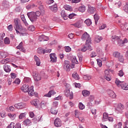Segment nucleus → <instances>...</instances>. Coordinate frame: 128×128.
<instances>
[{"instance_id": "f257e3e1", "label": "nucleus", "mask_w": 128, "mask_h": 128, "mask_svg": "<svg viewBox=\"0 0 128 128\" xmlns=\"http://www.w3.org/2000/svg\"><path fill=\"white\" fill-rule=\"evenodd\" d=\"M21 90L22 92H28L30 96H38V94L34 92V86H31L30 88L28 85L25 84L22 86Z\"/></svg>"}, {"instance_id": "f03ea898", "label": "nucleus", "mask_w": 128, "mask_h": 128, "mask_svg": "<svg viewBox=\"0 0 128 128\" xmlns=\"http://www.w3.org/2000/svg\"><path fill=\"white\" fill-rule=\"evenodd\" d=\"M14 26L16 34H18V32H20L18 30H24V32H26V28H22V26L20 23V20L18 18H16L14 20Z\"/></svg>"}, {"instance_id": "7ed1b4c3", "label": "nucleus", "mask_w": 128, "mask_h": 128, "mask_svg": "<svg viewBox=\"0 0 128 128\" xmlns=\"http://www.w3.org/2000/svg\"><path fill=\"white\" fill-rule=\"evenodd\" d=\"M115 84L118 86L119 88H121L122 90H128V84L124 82H120V80H118V79L116 78L115 81Z\"/></svg>"}, {"instance_id": "20e7f679", "label": "nucleus", "mask_w": 128, "mask_h": 128, "mask_svg": "<svg viewBox=\"0 0 128 128\" xmlns=\"http://www.w3.org/2000/svg\"><path fill=\"white\" fill-rule=\"evenodd\" d=\"M27 16L28 18H30V22H36V20H38V18L34 14V12H30L27 14Z\"/></svg>"}, {"instance_id": "39448f33", "label": "nucleus", "mask_w": 128, "mask_h": 128, "mask_svg": "<svg viewBox=\"0 0 128 128\" xmlns=\"http://www.w3.org/2000/svg\"><path fill=\"white\" fill-rule=\"evenodd\" d=\"M90 44L92 43H88V41L86 42L85 45L81 49V52H86V50H92V48L90 46Z\"/></svg>"}, {"instance_id": "423d86ee", "label": "nucleus", "mask_w": 128, "mask_h": 128, "mask_svg": "<svg viewBox=\"0 0 128 128\" xmlns=\"http://www.w3.org/2000/svg\"><path fill=\"white\" fill-rule=\"evenodd\" d=\"M82 40H86V42H88L89 44H92V40L90 39V34H88L86 32H85L82 35Z\"/></svg>"}, {"instance_id": "0eeeda50", "label": "nucleus", "mask_w": 128, "mask_h": 128, "mask_svg": "<svg viewBox=\"0 0 128 128\" xmlns=\"http://www.w3.org/2000/svg\"><path fill=\"white\" fill-rule=\"evenodd\" d=\"M124 109V104H120L118 105L117 107L116 108V112L117 114H122V110Z\"/></svg>"}, {"instance_id": "6e6552de", "label": "nucleus", "mask_w": 128, "mask_h": 128, "mask_svg": "<svg viewBox=\"0 0 128 128\" xmlns=\"http://www.w3.org/2000/svg\"><path fill=\"white\" fill-rule=\"evenodd\" d=\"M65 96H67V98H69L70 100H72L74 98V93H72V92H70L68 89L65 90Z\"/></svg>"}, {"instance_id": "1a4fd4ad", "label": "nucleus", "mask_w": 128, "mask_h": 128, "mask_svg": "<svg viewBox=\"0 0 128 128\" xmlns=\"http://www.w3.org/2000/svg\"><path fill=\"white\" fill-rule=\"evenodd\" d=\"M14 106L17 110H22V108H26V104L24 103L20 102L15 104Z\"/></svg>"}, {"instance_id": "9d476101", "label": "nucleus", "mask_w": 128, "mask_h": 128, "mask_svg": "<svg viewBox=\"0 0 128 128\" xmlns=\"http://www.w3.org/2000/svg\"><path fill=\"white\" fill-rule=\"evenodd\" d=\"M32 76L34 80H36V82H38L40 80L42 79L40 75V74H38L36 72H34L32 73Z\"/></svg>"}, {"instance_id": "9b49d317", "label": "nucleus", "mask_w": 128, "mask_h": 128, "mask_svg": "<svg viewBox=\"0 0 128 128\" xmlns=\"http://www.w3.org/2000/svg\"><path fill=\"white\" fill-rule=\"evenodd\" d=\"M64 68L66 70L67 72H70V62L68 60L64 61Z\"/></svg>"}, {"instance_id": "f8f14e48", "label": "nucleus", "mask_w": 128, "mask_h": 128, "mask_svg": "<svg viewBox=\"0 0 128 128\" xmlns=\"http://www.w3.org/2000/svg\"><path fill=\"white\" fill-rule=\"evenodd\" d=\"M110 72V70H105L104 71L105 76H104V78H105V80H108V82H110V80H112V78L110 77H109Z\"/></svg>"}, {"instance_id": "ddd939ff", "label": "nucleus", "mask_w": 128, "mask_h": 128, "mask_svg": "<svg viewBox=\"0 0 128 128\" xmlns=\"http://www.w3.org/2000/svg\"><path fill=\"white\" fill-rule=\"evenodd\" d=\"M50 62L52 64H54V62H56L57 58L56 56V54L54 53L50 54Z\"/></svg>"}, {"instance_id": "4468645a", "label": "nucleus", "mask_w": 128, "mask_h": 128, "mask_svg": "<svg viewBox=\"0 0 128 128\" xmlns=\"http://www.w3.org/2000/svg\"><path fill=\"white\" fill-rule=\"evenodd\" d=\"M54 124L56 128H60V126H62V120L58 118H56L54 120Z\"/></svg>"}, {"instance_id": "2eb2a0df", "label": "nucleus", "mask_w": 128, "mask_h": 128, "mask_svg": "<svg viewBox=\"0 0 128 128\" xmlns=\"http://www.w3.org/2000/svg\"><path fill=\"white\" fill-rule=\"evenodd\" d=\"M38 40L40 42H46L48 40V37L44 34L40 35L39 36Z\"/></svg>"}, {"instance_id": "dca6fc26", "label": "nucleus", "mask_w": 128, "mask_h": 128, "mask_svg": "<svg viewBox=\"0 0 128 128\" xmlns=\"http://www.w3.org/2000/svg\"><path fill=\"white\" fill-rule=\"evenodd\" d=\"M88 12L90 14H94V12H96V9L94 7H92V6H89L88 10Z\"/></svg>"}, {"instance_id": "f3484780", "label": "nucleus", "mask_w": 128, "mask_h": 128, "mask_svg": "<svg viewBox=\"0 0 128 128\" xmlns=\"http://www.w3.org/2000/svg\"><path fill=\"white\" fill-rule=\"evenodd\" d=\"M56 92L54 91V90H51L49 91V92L44 95V96H46L47 98H51L52 96H54Z\"/></svg>"}, {"instance_id": "a211bd4d", "label": "nucleus", "mask_w": 128, "mask_h": 128, "mask_svg": "<svg viewBox=\"0 0 128 128\" xmlns=\"http://www.w3.org/2000/svg\"><path fill=\"white\" fill-rule=\"evenodd\" d=\"M3 68L4 70V72H10V70H12L10 66L5 64L4 65Z\"/></svg>"}, {"instance_id": "6ab92c4d", "label": "nucleus", "mask_w": 128, "mask_h": 128, "mask_svg": "<svg viewBox=\"0 0 128 128\" xmlns=\"http://www.w3.org/2000/svg\"><path fill=\"white\" fill-rule=\"evenodd\" d=\"M22 44H24V43L22 42H20V43L18 44V46H16V48H18V50H20L21 52H25L26 50L22 46Z\"/></svg>"}, {"instance_id": "aec40b11", "label": "nucleus", "mask_w": 128, "mask_h": 128, "mask_svg": "<svg viewBox=\"0 0 128 128\" xmlns=\"http://www.w3.org/2000/svg\"><path fill=\"white\" fill-rule=\"evenodd\" d=\"M108 94L110 96V98H116V93L114 92L112 90H110L108 91Z\"/></svg>"}, {"instance_id": "412c9836", "label": "nucleus", "mask_w": 128, "mask_h": 128, "mask_svg": "<svg viewBox=\"0 0 128 128\" xmlns=\"http://www.w3.org/2000/svg\"><path fill=\"white\" fill-rule=\"evenodd\" d=\"M10 62V58H6V59H3L2 60H0V64H8Z\"/></svg>"}, {"instance_id": "4be33fe9", "label": "nucleus", "mask_w": 128, "mask_h": 128, "mask_svg": "<svg viewBox=\"0 0 128 128\" xmlns=\"http://www.w3.org/2000/svg\"><path fill=\"white\" fill-rule=\"evenodd\" d=\"M34 60L36 62V65L38 66H40V58H38L36 56H34Z\"/></svg>"}, {"instance_id": "5701e85b", "label": "nucleus", "mask_w": 128, "mask_h": 128, "mask_svg": "<svg viewBox=\"0 0 128 128\" xmlns=\"http://www.w3.org/2000/svg\"><path fill=\"white\" fill-rule=\"evenodd\" d=\"M50 10L53 12H58V5L55 4L49 7Z\"/></svg>"}, {"instance_id": "b1692460", "label": "nucleus", "mask_w": 128, "mask_h": 128, "mask_svg": "<svg viewBox=\"0 0 128 128\" xmlns=\"http://www.w3.org/2000/svg\"><path fill=\"white\" fill-rule=\"evenodd\" d=\"M34 14H35V16H36V18H38L39 16H40L41 14H42V16H44V10H42L41 11V12L38 11H37L36 12H34Z\"/></svg>"}, {"instance_id": "393cba45", "label": "nucleus", "mask_w": 128, "mask_h": 128, "mask_svg": "<svg viewBox=\"0 0 128 128\" xmlns=\"http://www.w3.org/2000/svg\"><path fill=\"white\" fill-rule=\"evenodd\" d=\"M60 14H61V16L64 18V20H68V15L66 13V11H64V10H62Z\"/></svg>"}, {"instance_id": "a878e982", "label": "nucleus", "mask_w": 128, "mask_h": 128, "mask_svg": "<svg viewBox=\"0 0 128 128\" xmlns=\"http://www.w3.org/2000/svg\"><path fill=\"white\" fill-rule=\"evenodd\" d=\"M108 118V114L106 112H104L103 114V118H102V122H106Z\"/></svg>"}, {"instance_id": "bb28decb", "label": "nucleus", "mask_w": 128, "mask_h": 128, "mask_svg": "<svg viewBox=\"0 0 128 128\" xmlns=\"http://www.w3.org/2000/svg\"><path fill=\"white\" fill-rule=\"evenodd\" d=\"M72 76L76 80H80V76L76 72H74L72 74Z\"/></svg>"}, {"instance_id": "cd10ccee", "label": "nucleus", "mask_w": 128, "mask_h": 128, "mask_svg": "<svg viewBox=\"0 0 128 128\" xmlns=\"http://www.w3.org/2000/svg\"><path fill=\"white\" fill-rule=\"evenodd\" d=\"M90 92L87 90H84L82 91V94L84 96H90Z\"/></svg>"}, {"instance_id": "c85d7f7f", "label": "nucleus", "mask_w": 128, "mask_h": 128, "mask_svg": "<svg viewBox=\"0 0 128 128\" xmlns=\"http://www.w3.org/2000/svg\"><path fill=\"white\" fill-rule=\"evenodd\" d=\"M101 40H102V37L100 36H96L95 38V42H100Z\"/></svg>"}, {"instance_id": "c756f323", "label": "nucleus", "mask_w": 128, "mask_h": 128, "mask_svg": "<svg viewBox=\"0 0 128 128\" xmlns=\"http://www.w3.org/2000/svg\"><path fill=\"white\" fill-rule=\"evenodd\" d=\"M8 116L11 119V120H14L16 118V114H12V113H8Z\"/></svg>"}, {"instance_id": "7c9ffc66", "label": "nucleus", "mask_w": 128, "mask_h": 128, "mask_svg": "<svg viewBox=\"0 0 128 128\" xmlns=\"http://www.w3.org/2000/svg\"><path fill=\"white\" fill-rule=\"evenodd\" d=\"M71 26H74V28H80V26H82V24H80V22H76L74 24H72Z\"/></svg>"}, {"instance_id": "2f4dec72", "label": "nucleus", "mask_w": 128, "mask_h": 128, "mask_svg": "<svg viewBox=\"0 0 128 128\" xmlns=\"http://www.w3.org/2000/svg\"><path fill=\"white\" fill-rule=\"evenodd\" d=\"M32 106H38V100L35 99L30 102Z\"/></svg>"}, {"instance_id": "473e14b6", "label": "nucleus", "mask_w": 128, "mask_h": 128, "mask_svg": "<svg viewBox=\"0 0 128 128\" xmlns=\"http://www.w3.org/2000/svg\"><path fill=\"white\" fill-rule=\"evenodd\" d=\"M50 112L52 114H58V110L54 107H52L50 110Z\"/></svg>"}, {"instance_id": "72a5a7b5", "label": "nucleus", "mask_w": 128, "mask_h": 128, "mask_svg": "<svg viewBox=\"0 0 128 128\" xmlns=\"http://www.w3.org/2000/svg\"><path fill=\"white\" fill-rule=\"evenodd\" d=\"M47 105H48V103H46L44 101H42L40 104V106L41 108H44Z\"/></svg>"}, {"instance_id": "f704fd0d", "label": "nucleus", "mask_w": 128, "mask_h": 128, "mask_svg": "<svg viewBox=\"0 0 128 128\" xmlns=\"http://www.w3.org/2000/svg\"><path fill=\"white\" fill-rule=\"evenodd\" d=\"M94 20H95V24H98V20H100V16H98V14L96 13L94 15Z\"/></svg>"}, {"instance_id": "c9c22d12", "label": "nucleus", "mask_w": 128, "mask_h": 128, "mask_svg": "<svg viewBox=\"0 0 128 128\" xmlns=\"http://www.w3.org/2000/svg\"><path fill=\"white\" fill-rule=\"evenodd\" d=\"M64 8L66 10H69V12H72V8L69 5H64Z\"/></svg>"}, {"instance_id": "e433bc0d", "label": "nucleus", "mask_w": 128, "mask_h": 128, "mask_svg": "<svg viewBox=\"0 0 128 128\" xmlns=\"http://www.w3.org/2000/svg\"><path fill=\"white\" fill-rule=\"evenodd\" d=\"M120 52H113V56H114V58H120Z\"/></svg>"}, {"instance_id": "4c0bfd02", "label": "nucleus", "mask_w": 128, "mask_h": 128, "mask_svg": "<svg viewBox=\"0 0 128 128\" xmlns=\"http://www.w3.org/2000/svg\"><path fill=\"white\" fill-rule=\"evenodd\" d=\"M83 78L84 80H92V76L90 75H84L83 76Z\"/></svg>"}, {"instance_id": "58836bf2", "label": "nucleus", "mask_w": 128, "mask_h": 128, "mask_svg": "<svg viewBox=\"0 0 128 128\" xmlns=\"http://www.w3.org/2000/svg\"><path fill=\"white\" fill-rule=\"evenodd\" d=\"M20 30L18 34H21L22 36H26V29L25 32L24 30Z\"/></svg>"}, {"instance_id": "ea45409f", "label": "nucleus", "mask_w": 128, "mask_h": 128, "mask_svg": "<svg viewBox=\"0 0 128 128\" xmlns=\"http://www.w3.org/2000/svg\"><path fill=\"white\" fill-rule=\"evenodd\" d=\"M84 23L86 24V26H90L92 24V20H90V19H86L84 21Z\"/></svg>"}, {"instance_id": "a19ab883", "label": "nucleus", "mask_w": 128, "mask_h": 128, "mask_svg": "<svg viewBox=\"0 0 128 128\" xmlns=\"http://www.w3.org/2000/svg\"><path fill=\"white\" fill-rule=\"evenodd\" d=\"M26 112L21 113L18 116L19 120H22L24 118L26 117Z\"/></svg>"}, {"instance_id": "79ce46f5", "label": "nucleus", "mask_w": 128, "mask_h": 128, "mask_svg": "<svg viewBox=\"0 0 128 128\" xmlns=\"http://www.w3.org/2000/svg\"><path fill=\"white\" fill-rule=\"evenodd\" d=\"M6 58V53L0 52V58Z\"/></svg>"}, {"instance_id": "37998d69", "label": "nucleus", "mask_w": 128, "mask_h": 128, "mask_svg": "<svg viewBox=\"0 0 128 128\" xmlns=\"http://www.w3.org/2000/svg\"><path fill=\"white\" fill-rule=\"evenodd\" d=\"M4 42L5 44H10V38L6 37L4 39Z\"/></svg>"}, {"instance_id": "c03bdc74", "label": "nucleus", "mask_w": 128, "mask_h": 128, "mask_svg": "<svg viewBox=\"0 0 128 128\" xmlns=\"http://www.w3.org/2000/svg\"><path fill=\"white\" fill-rule=\"evenodd\" d=\"M74 114H75V118H79L80 116L82 114V113H80L78 110H74Z\"/></svg>"}, {"instance_id": "a18cd8bd", "label": "nucleus", "mask_w": 128, "mask_h": 128, "mask_svg": "<svg viewBox=\"0 0 128 128\" xmlns=\"http://www.w3.org/2000/svg\"><path fill=\"white\" fill-rule=\"evenodd\" d=\"M24 124H26V126H30V124H32V122L30 121V120L27 119L25 120L24 121Z\"/></svg>"}, {"instance_id": "49530a36", "label": "nucleus", "mask_w": 128, "mask_h": 128, "mask_svg": "<svg viewBox=\"0 0 128 128\" xmlns=\"http://www.w3.org/2000/svg\"><path fill=\"white\" fill-rule=\"evenodd\" d=\"M79 12H84L86 10V7L84 6H80L78 8Z\"/></svg>"}, {"instance_id": "de8ad7c7", "label": "nucleus", "mask_w": 128, "mask_h": 128, "mask_svg": "<svg viewBox=\"0 0 128 128\" xmlns=\"http://www.w3.org/2000/svg\"><path fill=\"white\" fill-rule=\"evenodd\" d=\"M51 52L52 49H43V54H50Z\"/></svg>"}, {"instance_id": "09e8293b", "label": "nucleus", "mask_w": 128, "mask_h": 128, "mask_svg": "<svg viewBox=\"0 0 128 128\" xmlns=\"http://www.w3.org/2000/svg\"><path fill=\"white\" fill-rule=\"evenodd\" d=\"M37 52L40 54H44V49L42 48H38L37 50Z\"/></svg>"}, {"instance_id": "8fccbe9b", "label": "nucleus", "mask_w": 128, "mask_h": 128, "mask_svg": "<svg viewBox=\"0 0 128 128\" xmlns=\"http://www.w3.org/2000/svg\"><path fill=\"white\" fill-rule=\"evenodd\" d=\"M72 62L73 64H78V59H76V57L74 56L73 59L72 60Z\"/></svg>"}, {"instance_id": "3c124183", "label": "nucleus", "mask_w": 128, "mask_h": 128, "mask_svg": "<svg viewBox=\"0 0 128 128\" xmlns=\"http://www.w3.org/2000/svg\"><path fill=\"white\" fill-rule=\"evenodd\" d=\"M118 60L120 62H124V56L122 55H120L118 58Z\"/></svg>"}, {"instance_id": "603ef678", "label": "nucleus", "mask_w": 128, "mask_h": 128, "mask_svg": "<svg viewBox=\"0 0 128 128\" xmlns=\"http://www.w3.org/2000/svg\"><path fill=\"white\" fill-rule=\"evenodd\" d=\"M124 10L128 14V4H126L124 6Z\"/></svg>"}, {"instance_id": "864d4df0", "label": "nucleus", "mask_w": 128, "mask_h": 128, "mask_svg": "<svg viewBox=\"0 0 128 128\" xmlns=\"http://www.w3.org/2000/svg\"><path fill=\"white\" fill-rule=\"evenodd\" d=\"M58 102L55 101L53 102L52 104V108H56L58 107Z\"/></svg>"}, {"instance_id": "5fc2aeb1", "label": "nucleus", "mask_w": 128, "mask_h": 128, "mask_svg": "<svg viewBox=\"0 0 128 128\" xmlns=\"http://www.w3.org/2000/svg\"><path fill=\"white\" fill-rule=\"evenodd\" d=\"M86 108V106L82 103L80 102L79 103V108L80 110H84Z\"/></svg>"}, {"instance_id": "6e6d98bb", "label": "nucleus", "mask_w": 128, "mask_h": 128, "mask_svg": "<svg viewBox=\"0 0 128 128\" xmlns=\"http://www.w3.org/2000/svg\"><path fill=\"white\" fill-rule=\"evenodd\" d=\"M13 83L16 84H20V80L19 78H16Z\"/></svg>"}, {"instance_id": "4d7b16f0", "label": "nucleus", "mask_w": 128, "mask_h": 128, "mask_svg": "<svg viewBox=\"0 0 128 128\" xmlns=\"http://www.w3.org/2000/svg\"><path fill=\"white\" fill-rule=\"evenodd\" d=\"M28 30H30L31 32H34V30H36V28H34V26H30L28 28Z\"/></svg>"}, {"instance_id": "13d9d810", "label": "nucleus", "mask_w": 128, "mask_h": 128, "mask_svg": "<svg viewBox=\"0 0 128 128\" xmlns=\"http://www.w3.org/2000/svg\"><path fill=\"white\" fill-rule=\"evenodd\" d=\"M13 28H14V26H12V24H10L8 26V30H9V32H12Z\"/></svg>"}, {"instance_id": "bf43d9fd", "label": "nucleus", "mask_w": 128, "mask_h": 128, "mask_svg": "<svg viewBox=\"0 0 128 128\" xmlns=\"http://www.w3.org/2000/svg\"><path fill=\"white\" fill-rule=\"evenodd\" d=\"M118 44L119 46H124L122 40H118Z\"/></svg>"}, {"instance_id": "052dcab7", "label": "nucleus", "mask_w": 128, "mask_h": 128, "mask_svg": "<svg viewBox=\"0 0 128 128\" xmlns=\"http://www.w3.org/2000/svg\"><path fill=\"white\" fill-rule=\"evenodd\" d=\"M97 64H98L100 68L102 66V60L100 59H97Z\"/></svg>"}, {"instance_id": "680f3d73", "label": "nucleus", "mask_w": 128, "mask_h": 128, "mask_svg": "<svg viewBox=\"0 0 128 128\" xmlns=\"http://www.w3.org/2000/svg\"><path fill=\"white\" fill-rule=\"evenodd\" d=\"M72 50V48L68 46L65 48V52H70Z\"/></svg>"}, {"instance_id": "e2e57ef3", "label": "nucleus", "mask_w": 128, "mask_h": 128, "mask_svg": "<svg viewBox=\"0 0 128 128\" xmlns=\"http://www.w3.org/2000/svg\"><path fill=\"white\" fill-rule=\"evenodd\" d=\"M118 75L120 77L124 76V72L122 71V70H120L118 72Z\"/></svg>"}, {"instance_id": "0e129e2a", "label": "nucleus", "mask_w": 128, "mask_h": 128, "mask_svg": "<svg viewBox=\"0 0 128 128\" xmlns=\"http://www.w3.org/2000/svg\"><path fill=\"white\" fill-rule=\"evenodd\" d=\"M120 36H118L116 35L112 36V40H120Z\"/></svg>"}, {"instance_id": "69168bd1", "label": "nucleus", "mask_w": 128, "mask_h": 128, "mask_svg": "<svg viewBox=\"0 0 128 128\" xmlns=\"http://www.w3.org/2000/svg\"><path fill=\"white\" fill-rule=\"evenodd\" d=\"M115 6L117 8H120V7L122 6V2H118L115 4Z\"/></svg>"}, {"instance_id": "338daca9", "label": "nucleus", "mask_w": 128, "mask_h": 128, "mask_svg": "<svg viewBox=\"0 0 128 128\" xmlns=\"http://www.w3.org/2000/svg\"><path fill=\"white\" fill-rule=\"evenodd\" d=\"M10 76H11V78H16V74H14V73H11L10 74Z\"/></svg>"}, {"instance_id": "774afa93", "label": "nucleus", "mask_w": 128, "mask_h": 128, "mask_svg": "<svg viewBox=\"0 0 128 128\" xmlns=\"http://www.w3.org/2000/svg\"><path fill=\"white\" fill-rule=\"evenodd\" d=\"M15 128H22V126H20V124L16 123Z\"/></svg>"}]
</instances>
